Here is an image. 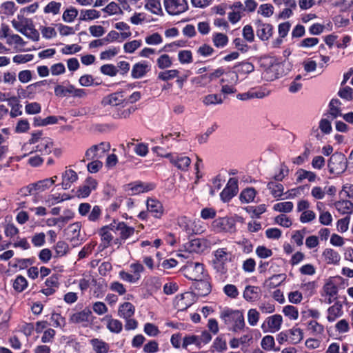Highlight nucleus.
Returning a JSON list of instances; mask_svg holds the SVG:
<instances>
[{
    "mask_svg": "<svg viewBox=\"0 0 353 353\" xmlns=\"http://www.w3.org/2000/svg\"><path fill=\"white\" fill-rule=\"evenodd\" d=\"M134 232L132 227L128 226L124 222L114 220L110 225L102 227L99 231L101 242L105 248L111 242L121 245Z\"/></svg>",
    "mask_w": 353,
    "mask_h": 353,
    "instance_id": "obj_1",
    "label": "nucleus"
},
{
    "mask_svg": "<svg viewBox=\"0 0 353 353\" xmlns=\"http://www.w3.org/2000/svg\"><path fill=\"white\" fill-rule=\"evenodd\" d=\"M220 318L234 332L241 331L245 325L243 314L238 310L225 308L221 312Z\"/></svg>",
    "mask_w": 353,
    "mask_h": 353,
    "instance_id": "obj_2",
    "label": "nucleus"
},
{
    "mask_svg": "<svg viewBox=\"0 0 353 353\" xmlns=\"http://www.w3.org/2000/svg\"><path fill=\"white\" fill-rule=\"evenodd\" d=\"M12 25L17 31L32 41L39 39V33L34 28L32 19L25 17L23 14H18L17 17L12 21Z\"/></svg>",
    "mask_w": 353,
    "mask_h": 353,
    "instance_id": "obj_3",
    "label": "nucleus"
},
{
    "mask_svg": "<svg viewBox=\"0 0 353 353\" xmlns=\"http://www.w3.org/2000/svg\"><path fill=\"white\" fill-rule=\"evenodd\" d=\"M213 268L216 272L225 274L228 271L227 264L232 261V254L226 248H219L213 252Z\"/></svg>",
    "mask_w": 353,
    "mask_h": 353,
    "instance_id": "obj_4",
    "label": "nucleus"
},
{
    "mask_svg": "<svg viewBox=\"0 0 353 353\" xmlns=\"http://www.w3.org/2000/svg\"><path fill=\"white\" fill-rule=\"evenodd\" d=\"M184 276L190 280L200 281L206 276L203 265L196 263H188L182 269Z\"/></svg>",
    "mask_w": 353,
    "mask_h": 353,
    "instance_id": "obj_5",
    "label": "nucleus"
},
{
    "mask_svg": "<svg viewBox=\"0 0 353 353\" xmlns=\"http://www.w3.org/2000/svg\"><path fill=\"white\" fill-rule=\"evenodd\" d=\"M166 12L170 16H178L188 10L187 0H163Z\"/></svg>",
    "mask_w": 353,
    "mask_h": 353,
    "instance_id": "obj_6",
    "label": "nucleus"
},
{
    "mask_svg": "<svg viewBox=\"0 0 353 353\" xmlns=\"http://www.w3.org/2000/svg\"><path fill=\"white\" fill-rule=\"evenodd\" d=\"M328 169L330 173L339 174L347 168V160L345 157L341 153L332 154L328 161Z\"/></svg>",
    "mask_w": 353,
    "mask_h": 353,
    "instance_id": "obj_7",
    "label": "nucleus"
},
{
    "mask_svg": "<svg viewBox=\"0 0 353 353\" xmlns=\"http://www.w3.org/2000/svg\"><path fill=\"white\" fill-rule=\"evenodd\" d=\"M283 322V316L281 314H273L264 320L261 328L264 333H275L281 330Z\"/></svg>",
    "mask_w": 353,
    "mask_h": 353,
    "instance_id": "obj_8",
    "label": "nucleus"
},
{
    "mask_svg": "<svg viewBox=\"0 0 353 353\" xmlns=\"http://www.w3.org/2000/svg\"><path fill=\"white\" fill-rule=\"evenodd\" d=\"M109 150L110 144L106 142H101L99 144L93 145L85 151V160L101 159Z\"/></svg>",
    "mask_w": 353,
    "mask_h": 353,
    "instance_id": "obj_9",
    "label": "nucleus"
},
{
    "mask_svg": "<svg viewBox=\"0 0 353 353\" xmlns=\"http://www.w3.org/2000/svg\"><path fill=\"white\" fill-rule=\"evenodd\" d=\"M195 302V296L192 292H186L177 295L174 301V305L179 311H184Z\"/></svg>",
    "mask_w": 353,
    "mask_h": 353,
    "instance_id": "obj_10",
    "label": "nucleus"
},
{
    "mask_svg": "<svg viewBox=\"0 0 353 353\" xmlns=\"http://www.w3.org/2000/svg\"><path fill=\"white\" fill-rule=\"evenodd\" d=\"M234 221L228 217L218 218L212 223L213 230L217 232H232L234 230Z\"/></svg>",
    "mask_w": 353,
    "mask_h": 353,
    "instance_id": "obj_11",
    "label": "nucleus"
},
{
    "mask_svg": "<svg viewBox=\"0 0 353 353\" xmlns=\"http://www.w3.org/2000/svg\"><path fill=\"white\" fill-rule=\"evenodd\" d=\"M57 180V176L51 178H47L36 183H31L27 186V190L29 194L33 192H43L52 186Z\"/></svg>",
    "mask_w": 353,
    "mask_h": 353,
    "instance_id": "obj_12",
    "label": "nucleus"
},
{
    "mask_svg": "<svg viewBox=\"0 0 353 353\" xmlns=\"http://www.w3.org/2000/svg\"><path fill=\"white\" fill-rule=\"evenodd\" d=\"M165 156L173 165L182 171L187 170L191 163V159L183 154L168 153Z\"/></svg>",
    "mask_w": 353,
    "mask_h": 353,
    "instance_id": "obj_13",
    "label": "nucleus"
},
{
    "mask_svg": "<svg viewBox=\"0 0 353 353\" xmlns=\"http://www.w3.org/2000/svg\"><path fill=\"white\" fill-rule=\"evenodd\" d=\"M179 225L183 227L185 231L189 233L200 234L204 232L205 228L199 220H191L186 217H183L179 221Z\"/></svg>",
    "mask_w": 353,
    "mask_h": 353,
    "instance_id": "obj_14",
    "label": "nucleus"
},
{
    "mask_svg": "<svg viewBox=\"0 0 353 353\" xmlns=\"http://www.w3.org/2000/svg\"><path fill=\"white\" fill-rule=\"evenodd\" d=\"M127 102L122 92H116L105 96L101 100V105L106 106H119Z\"/></svg>",
    "mask_w": 353,
    "mask_h": 353,
    "instance_id": "obj_15",
    "label": "nucleus"
},
{
    "mask_svg": "<svg viewBox=\"0 0 353 353\" xmlns=\"http://www.w3.org/2000/svg\"><path fill=\"white\" fill-rule=\"evenodd\" d=\"M92 312L88 308L77 312L70 316L69 321L72 323L81 324L87 326L91 321Z\"/></svg>",
    "mask_w": 353,
    "mask_h": 353,
    "instance_id": "obj_16",
    "label": "nucleus"
},
{
    "mask_svg": "<svg viewBox=\"0 0 353 353\" xmlns=\"http://www.w3.org/2000/svg\"><path fill=\"white\" fill-rule=\"evenodd\" d=\"M238 192V180L230 178L226 186L220 194L221 199L224 201H229Z\"/></svg>",
    "mask_w": 353,
    "mask_h": 353,
    "instance_id": "obj_17",
    "label": "nucleus"
},
{
    "mask_svg": "<svg viewBox=\"0 0 353 353\" xmlns=\"http://www.w3.org/2000/svg\"><path fill=\"white\" fill-rule=\"evenodd\" d=\"M236 72H232L228 74L230 79L236 84L239 81V76L240 74H247L253 72L254 70V65L249 62H243L236 67Z\"/></svg>",
    "mask_w": 353,
    "mask_h": 353,
    "instance_id": "obj_18",
    "label": "nucleus"
},
{
    "mask_svg": "<svg viewBox=\"0 0 353 353\" xmlns=\"http://www.w3.org/2000/svg\"><path fill=\"white\" fill-rule=\"evenodd\" d=\"M256 24L257 37L262 41H268L273 34V26L260 20L257 21Z\"/></svg>",
    "mask_w": 353,
    "mask_h": 353,
    "instance_id": "obj_19",
    "label": "nucleus"
},
{
    "mask_svg": "<svg viewBox=\"0 0 353 353\" xmlns=\"http://www.w3.org/2000/svg\"><path fill=\"white\" fill-rule=\"evenodd\" d=\"M98 182L96 179L92 177H88L85 181L84 185L79 187L77 190V196L81 198L88 197L92 191L97 189Z\"/></svg>",
    "mask_w": 353,
    "mask_h": 353,
    "instance_id": "obj_20",
    "label": "nucleus"
},
{
    "mask_svg": "<svg viewBox=\"0 0 353 353\" xmlns=\"http://www.w3.org/2000/svg\"><path fill=\"white\" fill-rule=\"evenodd\" d=\"M151 69V65L146 61H141L135 63L131 70V76L133 79H141L144 77Z\"/></svg>",
    "mask_w": 353,
    "mask_h": 353,
    "instance_id": "obj_21",
    "label": "nucleus"
},
{
    "mask_svg": "<svg viewBox=\"0 0 353 353\" xmlns=\"http://www.w3.org/2000/svg\"><path fill=\"white\" fill-rule=\"evenodd\" d=\"M132 194H139L149 192L154 188V185L142 181H135L128 185Z\"/></svg>",
    "mask_w": 353,
    "mask_h": 353,
    "instance_id": "obj_22",
    "label": "nucleus"
},
{
    "mask_svg": "<svg viewBox=\"0 0 353 353\" xmlns=\"http://www.w3.org/2000/svg\"><path fill=\"white\" fill-rule=\"evenodd\" d=\"M77 173L72 169H65L61 175V186L63 190H68L78 180Z\"/></svg>",
    "mask_w": 353,
    "mask_h": 353,
    "instance_id": "obj_23",
    "label": "nucleus"
},
{
    "mask_svg": "<svg viewBox=\"0 0 353 353\" xmlns=\"http://www.w3.org/2000/svg\"><path fill=\"white\" fill-rule=\"evenodd\" d=\"M148 211L155 218L159 219L162 216L164 210L163 205L157 199L150 198L146 201Z\"/></svg>",
    "mask_w": 353,
    "mask_h": 353,
    "instance_id": "obj_24",
    "label": "nucleus"
},
{
    "mask_svg": "<svg viewBox=\"0 0 353 353\" xmlns=\"http://www.w3.org/2000/svg\"><path fill=\"white\" fill-rule=\"evenodd\" d=\"M322 259L327 265H336L339 264L341 255L332 248H325L322 252Z\"/></svg>",
    "mask_w": 353,
    "mask_h": 353,
    "instance_id": "obj_25",
    "label": "nucleus"
},
{
    "mask_svg": "<svg viewBox=\"0 0 353 353\" xmlns=\"http://www.w3.org/2000/svg\"><path fill=\"white\" fill-rule=\"evenodd\" d=\"M327 319L329 322H334L343 314V305L341 302L336 301L332 306L328 307Z\"/></svg>",
    "mask_w": 353,
    "mask_h": 353,
    "instance_id": "obj_26",
    "label": "nucleus"
},
{
    "mask_svg": "<svg viewBox=\"0 0 353 353\" xmlns=\"http://www.w3.org/2000/svg\"><path fill=\"white\" fill-rule=\"evenodd\" d=\"M54 148V142L51 138L45 137L41 140L39 144L36 145L34 150L36 152H40L41 154H49Z\"/></svg>",
    "mask_w": 353,
    "mask_h": 353,
    "instance_id": "obj_27",
    "label": "nucleus"
},
{
    "mask_svg": "<svg viewBox=\"0 0 353 353\" xmlns=\"http://www.w3.org/2000/svg\"><path fill=\"white\" fill-rule=\"evenodd\" d=\"M323 292L328 296L327 303H331L336 299L338 293V287L333 279H329L323 286Z\"/></svg>",
    "mask_w": 353,
    "mask_h": 353,
    "instance_id": "obj_28",
    "label": "nucleus"
},
{
    "mask_svg": "<svg viewBox=\"0 0 353 353\" xmlns=\"http://www.w3.org/2000/svg\"><path fill=\"white\" fill-rule=\"evenodd\" d=\"M135 307L130 302L121 304L118 308V315L123 319H129L134 316Z\"/></svg>",
    "mask_w": 353,
    "mask_h": 353,
    "instance_id": "obj_29",
    "label": "nucleus"
},
{
    "mask_svg": "<svg viewBox=\"0 0 353 353\" xmlns=\"http://www.w3.org/2000/svg\"><path fill=\"white\" fill-rule=\"evenodd\" d=\"M144 8L153 14L163 15V10L160 0H145Z\"/></svg>",
    "mask_w": 353,
    "mask_h": 353,
    "instance_id": "obj_30",
    "label": "nucleus"
},
{
    "mask_svg": "<svg viewBox=\"0 0 353 353\" xmlns=\"http://www.w3.org/2000/svg\"><path fill=\"white\" fill-rule=\"evenodd\" d=\"M8 105L10 108V115L12 118H15L22 114V105L20 104L17 97H10Z\"/></svg>",
    "mask_w": 353,
    "mask_h": 353,
    "instance_id": "obj_31",
    "label": "nucleus"
},
{
    "mask_svg": "<svg viewBox=\"0 0 353 353\" xmlns=\"http://www.w3.org/2000/svg\"><path fill=\"white\" fill-rule=\"evenodd\" d=\"M267 188L272 196L276 199L281 198L283 194V185L279 181H276L274 179L268 182Z\"/></svg>",
    "mask_w": 353,
    "mask_h": 353,
    "instance_id": "obj_32",
    "label": "nucleus"
},
{
    "mask_svg": "<svg viewBox=\"0 0 353 353\" xmlns=\"http://www.w3.org/2000/svg\"><path fill=\"white\" fill-rule=\"evenodd\" d=\"M92 350L95 353H108L110 350V345L99 339H92L90 341Z\"/></svg>",
    "mask_w": 353,
    "mask_h": 353,
    "instance_id": "obj_33",
    "label": "nucleus"
},
{
    "mask_svg": "<svg viewBox=\"0 0 353 353\" xmlns=\"http://www.w3.org/2000/svg\"><path fill=\"white\" fill-rule=\"evenodd\" d=\"M295 175L298 183H301L303 180H307L309 182H314L317 179V175L315 172L301 168L296 172Z\"/></svg>",
    "mask_w": 353,
    "mask_h": 353,
    "instance_id": "obj_34",
    "label": "nucleus"
},
{
    "mask_svg": "<svg viewBox=\"0 0 353 353\" xmlns=\"http://www.w3.org/2000/svg\"><path fill=\"white\" fill-rule=\"evenodd\" d=\"M185 248L191 253H199L203 252L205 248V244L203 241L199 239H193L188 243Z\"/></svg>",
    "mask_w": 353,
    "mask_h": 353,
    "instance_id": "obj_35",
    "label": "nucleus"
},
{
    "mask_svg": "<svg viewBox=\"0 0 353 353\" xmlns=\"http://www.w3.org/2000/svg\"><path fill=\"white\" fill-rule=\"evenodd\" d=\"M285 5L289 6V8H283L277 15V20H285L290 18L294 12L293 10L296 8V2L293 1H287L285 3Z\"/></svg>",
    "mask_w": 353,
    "mask_h": 353,
    "instance_id": "obj_36",
    "label": "nucleus"
},
{
    "mask_svg": "<svg viewBox=\"0 0 353 353\" xmlns=\"http://www.w3.org/2000/svg\"><path fill=\"white\" fill-rule=\"evenodd\" d=\"M267 95L268 94L263 90H256L254 89H252L247 92L238 94L236 95V98L239 100L245 101L254 98L262 99Z\"/></svg>",
    "mask_w": 353,
    "mask_h": 353,
    "instance_id": "obj_37",
    "label": "nucleus"
},
{
    "mask_svg": "<svg viewBox=\"0 0 353 353\" xmlns=\"http://www.w3.org/2000/svg\"><path fill=\"white\" fill-rule=\"evenodd\" d=\"M334 206L341 214H350L353 212V203L348 200L337 201L334 203Z\"/></svg>",
    "mask_w": 353,
    "mask_h": 353,
    "instance_id": "obj_38",
    "label": "nucleus"
},
{
    "mask_svg": "<svg viewBox=\"0 0 353 353\" xmlns=\"http://www.w3.org/2000/svg\"><path fill=\"white\" fill-rule=\"evenodd\" d=\"M260 289L256 286H246L243 292V297L246 301H254L259 298Z\"/></svg>",
    "mask_w": 353,
    "mask_h": 353,
    "instance_id": "obj_39",
    "label": "nucleus"
},
{
    "mask_svg": "<svg viewBox=\"0 0 353 353\" xmlns=\"http://www.w3.org/2000/svg\"><path fill=\"white\" fill-rule=\"evenodd\" d=\"M104 319L107 321V328L113 333H120L123 328L122 323L118 319H114L110 316H106Z\"/></svg>",
    "mask_w": 353,
    "mask_h": 353,
    "instance_id": "obj_40",
    "label": "nucleus"
},
{
    "mask_svg": "<svg viewBox=\"0 0 353 353\" xmlns=\"http://www.w3.org/2000/svg\"><path fill=\"white\" fill-rule=\"evenodd\" d=\"M114 27L115 29L120 31L119 34L121 36V41L126 40L131 37L132 32L130 30V27L128 23L123 21H120L116 23L114 25Z\"/></svg>",
    "mask_w": 353,
    "mask_h": 353,
    "instance_id": "obj_41",
    "label": "nucleus"
},
{
    "mask_svg": "<svg viewBox=\"0 0 353 353\" xmlns=\"http://www.w3.org/2000/svg\"><path fill=\"white\" fill-rule=\"evenodd\" d=\"M156 63L159 69L164 70L172 65L173 59L167 54H162L157 59Z\"/></svg>",
    "mask_w": 353,
    "mask_h": 353,
    "instance_id": "obj_42",
    "label": "nucleus"
},
{
    "mask_svg": "<svg viewBox=\"0 0 353 353\" xmlns=\"http://www.w3.org/2000/svg\"><path fill=\"white\" fill-rule=\"evenodd\" d=\"M289 341L293 344L299 343L303 338V333L301 328L294 327L288 330Z\"/></svg>",
    "mask_w": 353,
    "mask_h": 353,
    "instance_id": "obj_43",
    "label": "nucleus"
},
{
    "mask_svg": "<svg viewBox=\"0 0 353 353\" xmlns=\"http://www.w3.org/2000/svg\"><path fill=\"white\" fill-rule=\"evenodd\" d=\"M261 346L266 351L273 350L276 352L279 350V348H275V341L274 337L271 335H266L262 338Z\"/></svg>",
    "mask_w": 353,
    "mask_h": 353,
    "instance_id": "obj_44",
    "label": "nucleus"
},
{
    "mask_svg": "<svg viewBox=\"0 0 353 353\" xmlns=\"http://www.w3.org/2000/svg\"><path fill=\"white\" fill-rule=\"evenodd\" d=\"M202 102L206 106L215 105L223 103V99L221 94H210L203 98Z\"/></svg>",
    "mask_w": 353,
    "mask_h": 353,
    "instance_id": "obj_45",
    "label": "nucleus"
},
{
    "mask_svg": "<svg viewBox=\"0 0 353 353\" xmlns=\"http://www.w3.org/2000/svg\"><path fill=\"white\" fill-rule=\"evenodd\" d=\"M226 341L221 336H217L213 341L212 350L213 352L223 353L227 350Z\"/></svg>",
    "mask_w": 353,
    "mask_h": 353,
    "instance_id": "obj_46",
    "label": "nucleus"
},
{
    "mask_svg": "<svg viewBox=\"0 0 353 353\" xmlns=\"http://www.w3.org/2000/svg\"><path fill=\"white\" fill-rule=\"evenodd\" d=\"M28 281L26 279L21 276L18 275L12 282V287L17 292H21L25 290L28 287Z\"/></svg>",
    "mask_w": 353,
    "mask_h": 353,
    "instance_id": "obj_47",
    "label": "nucleus"
},
{
    "mask_svg": "<svg viewBox=\"0 0 353 353\" xmlns=\"http://www.w3.org/2000/svg\"><path fill=\"white\" fill-rule=\"evenodd\" d=\"M143 43L141 39H134L123 44V51L127 54H132L141 47Z\"/></svg>",
    "mask_w": 353,
    "mask_h": 353,
    "instance_id": "obj_48",
    "label": "nucleus"
},
{
    "mask_svg": "<svg viewBox=\"0 0 353 353\" xmlns=\"http://www.w3.org/2000/svg\"><path fill=\"white\" fill-rule=\"evenodd\" d=\"M100 17V12L94 9L82 10L80 12L79 19L81 21H90Z\"/></svg>",
    "mask_w": 353,
    "mask_h": 353,
    "instance_id": "obj_49",
    "label": "nucleus"
},
{
    "mask_svg": "<svg viewBox=\"0 0 353 353\" xmlns=\"http://www.w3.org/2000/svg\"><path fill=\"white\" fill-rule=\"evenodd\" d=\"M195 288L198 290L197 293L199 296H205L208 294L211 291L210 284L209 282L204 280V279L200 281H197Z\"/></svg>",
    "mask_w": 353,
    "mask_h": 353,
    "instance_id": "obj_50",
    "label": "nucleus"
},
{
    "mask_svg": "<svg viewBox=\"0 0 353 353\" xmlns=\"http://www.w3.org/2000/svg\"><path fill=\"white\" fill-rule=\"evenodd\" d=\"M179 71L176 69L167 70L165 71L160 72L158 74L157 77L161 81H167L175 78H178L179 76Z\"/></svg>",
    "mask_w": 353,
    "mask_h": 353,
    "instance_id": "obj_51",
    "label": "nucleus"
},
{
    "mask_svg": "<svg viewBox=\"0 0 353 353\" xmlns=\"http://www.w3.org/2000/svg\"><path fill=\"white\" fill-rule=\"evenodd\" d=\"M81 225L79 223L70 224L68 228V235L72 241L79 240L80 237Z\"/></svg>",
    "mask_w": 353,
    "mask_h": 353,
    "instance_id": "obj_52",
    "label": "nucleus"
},
{
    "mask_svg": "<svg viewBox=\"0 0 353 353\" xmlns=\"http://www.w3.org/2000/svg\"><path fill=\"white\" fill-rule=\"evenodd\" d=\"M17 99H32L34 98V94H33L32 89L30 88V85H28L26 88H22L19 86L17 89Z\"/></svg>",
    "mask_w": 353,
    "mask_h": 353,
    "instance_id": "obj_53",
    "label": "nucleus"
},
{
    "mask_svg": "<svg viewBox=\"0 0 353 353\" xmlns=\"http://www.w3.org/2000/svg\"><path fill=\"white\" fill-rule=\"evenodd\" d=\"M163 37L158 32H153L145 37V42L148 46H158L163 43Z\"/></svg>",
    "mask_w": 353,
    "mask_h": 353,
    "instance_id": "obj_54",
    "label": "nucleus"
},
{
    "mask_svg": "<svg viewBox=\"0 0 353 353\" xmlns=\"http://www.w3.org/2000/svg\"><path fill=\"white\" fill-rule=\"evenodd\" d=\"M293 208L294 204L292 202L284 201L274 204L273 206V210L276 212L289 213L293 210Z\"/></svg>",
    "mask_w": 353,
    "mask_h": 353,
    "instance_id": "obj_55",
    "label": "nucleus"
},
{
    "mask_svg": "<svg viewBox=\"0 0 353 353\" xmlns=\"http://www.w3.org/2000/svg\"><path fill=\"white\" fill-rule=\"evenodd\" d=\"M282 312L290 320L296 321L299 318L298 309L293 305H288L284 306Z\"/></svg>",
    "mask_w": 353,
    "mask_h": 353,
    "instance_id": "obj_56",
    "label": "nucleus"
},
{
    "mask_svg": "<svg viewBox=\"0 0 353 353\" xmlns=\"http://www.w3.org/2000/svg\"><path fill=\"white\" fill-rule=\"evenodd\" d=\"M212 41L216 48H223L228 43V37L223 33H215L212 36Z\"/></svg>",
    "mask_w": 353,
    "mask_h": 353,
    "instance_id": "obj_57",
    "label": "nucleus"
},
{
    "mask_svg": "<svg viewBox=\"0 0 353 353\" xmlns=\"http://www.w3.org/2000/svg\"><path fill=\"white\" fill-rule=\"evenodd\" d=\"M61 3L52 1L49 2L43 8V12L46 14H52L53 15L58 14L60 12Z\"/></svg>",
    "mask_w": 353,
    "mask_h": 353,
    "instance_id": "obj_58",
    "label": "nucleus"
},
{
    "mask_svg": "<svg viewBox=\"0 0 353 353\" xmlns=\"http://www.w3.org/2000/svg\"><path fill=\"white\" fill-rule=\"evenodd\" d=\"M119 52V47L112 46L100 53V59L101 60H110L117 55Z\"/></svg>",
    "mask_w": 353,
    "mask_h": 353,
    "instance_id": "obj_59",
    "label": "nucleus"
},
{
    "mask_svg": "<svg viewBox=\"0 0 353 353\" xmlns=\"http://www.w3.org/2000/svg\"><path fill=\"white\" fill-rule=\"evenodd\" d=\"M78 15V10L74 7L66 9L62 15V19L66 23H72Z\"/></svg>",
    "mask_w": 353,
    "mask_h": 353,
    "instance_id": "obj_60",
    "label": "nucleus"
},
{
    "mask_svg": "<svg viewBox=\"0 0 353 353\" xmlns=\"http://www.w3.org/2000/svg\"><path fill=\"white\" fill-rule=\"evenodd\" d=\"M256 196V191L252 188H246L240 194V199L242 202H252Z\"/></svg>",
    "mask_w": 353,
    "mask_h": 353,
    "instance_id": "obj_61",
    "label": "nucleus"
},
{
    "mask_svg": "<svg viewBox=\"0 0 353 353\" xmlns=\"http://www.w3.org/2000/svg\"><path fill=\"white\" fill-rule=\"evenodd\" d=\"M307 330L314 335H321L324 332L323 325L314 320L307 323Z\"/></svg>",
    "mask_w": 353,
    "mask_h": 353,
    "instance_id": "obj_62",
    "label": "nucleus"
},
{
    "mask_svg": "<svg viewBox=\"0 0 353 353\" xmlns=\"http://www.w3.org/2000/svg\"><path fill=\"white\" fill-rule=\"evenodd\" d=\"M178 59L181 64H189L193 61L192 53L190 50H183L178 53Z\"/></svg>",
    "mask_w": 353,
    "mask_h": 353,
    "instance_id": "obj_63",
    "label": "nucleus"
},
{
    "mask_svg": "<svg viewBox=\"0 0 353 353\" xmlns=\"http://www.w3.org/2000/svg\"><path fill=\"white\" fill-rule=\"evenodd\" d=\"M260 319L259 312L254 308L250 309L248 312V322L251 326H256Z\"/></svg>",
    "mask_w": 353,
    "mask_h": 353,
    "instance_id": "obj_64",
    "label": "nucleus"
}]
</instances>
